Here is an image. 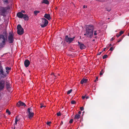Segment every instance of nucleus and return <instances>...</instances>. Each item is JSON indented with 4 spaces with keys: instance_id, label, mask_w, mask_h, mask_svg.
<instances>
[{
    "instance_id": "nucleus-3",
    "label": "nucleus",
    "mask_w": 129,
    "mask_h": 129,
    "mask_svg": "<svg viewBox=\"0 0 129 129\" xmlns=\"http://www.w3.org/2000/svg\"><path fill=\"white\" fill-rule=\"evenodd\" d=\"M14 34L13 32H10L8 36V42L9 43H13L14 41Z\"/></svg>"
},
{
    "instance_id": "nucleus-27",
    "label": "nucleus",
    "mask_w": 129,
    "mask_h": 129,
    "mask_svg": "<svg viewBox=\"0 0 129 129\" xmlns=\"http://www.w3.org/2000/svg\"><path fill=\"white\" fill-rule=\"evenodd\" d=\"M84 35H85H85H86L87 37L89 36V37H90V38H91V37H92V36H91L89 34H87V31H86V33L85 34H84Z\"/></svg>"
},
{
    "instance_id": "nucleus-6",
    "label": "nucleus",
    "mask_w": 129,
    "mask_h": 129,
    "mask_svg": "<svg viewBox=\"0 0 129 129\" xmlns=\"http://www.w3.org/2000/svg\"><path fill=\"white\" fill-rule=\"evenodd\" d=\"M7 76L6 74L3 71L2 66L0 65V76L1 78H5Z\"/></svg>"
},
{
    "instance_id": "nucleus-42",
    "label": "nucleus",
    "mask_w": 129,
    "mask_h": 129,
    "mask_svg": "<svg viewBox=\"0 0 129 129\" xmlns=\"http://www.w3.org/2000/svg\"><path fill=\"white\" fill-rule=\"evenodd\" d=\"M121 35L120 34H117L116 35V36L118 38V37H119Z\"/></svg>"
},
{
    "instance_id": "nucleus-43",
    "label": "nucleus",
    "mask_w": 129,
    "mask_h": 129,
    "mask_svg": "<svg viewBox=\"0 0 129 129\" xmlns=\"http://www.w3.org/2000/svg\"><path fill=\"white\" fill-rule=\"evenodd\" d=\"M98 77H96V79L94 81V82H95L96 81V80H98Z\"/></svg>"
},
{
    "instance_id": "nucleus-33",
    "label": "nucleus",
    "mask_w": 129,
    "mask_h": 129,
    "mask_svg": "<svg viewBox=\"0 0 129 129\" xmlns=\"http://www.w3.org/2000/svg\"><path fill=\"white\" fill-rule=\"evenodd\" d=\"M56 114L58 116H60L61 115V114L60 112H59L57 113Z\"/></svg>"
},
{
    "instance_id": "nucleus-20",
    "label": "nucleus",
    "mask_w": 129,
    "mask_h": 129,
    "mask_svg": "<svg viewBox=\"0 0 129 129\" xmlns=\"http://www.w3.org/2000/svg\"><path fill=\"white\" fill-rule=\"evenodd\" d=\"M41 3L42 4H49V2L47 0H43L42 1Z\"/></svg>"
},
{
    "instance_id": "nucleus-34",
    "label": "nucleus",
    "mask_w": 129,
    "mask_h": 129,
    "mask_svg": "<svg viewBox=\"0 0 129 129\" xmlns=\"http://www.w3.org/2000/svg\"><path fill=\"white\" fill-rule=\"evenodd\" d=\"M114 48H113V47H111L110 49L109 50H110L111 51H113V50H114Z\"/></svg>"
},
{
    "instance_id": "nucleus-39",
    "label": "nucleus",
    "mask_w": 129,
    "mask_h": 129,
    "mask_svg": "<svg viewBox=\"0 0 129 129\" xmlns=\"http://www.w3.org/2000/svg\"><path fill=\"white\" fill-rule=\"evenodd\" d=\"M124 33V31H121L119 32V34L121 35L122 34H123Z\"/></svg>"
},
{
    "instance_id": "nucleus-14",
    "label": "nucleus",
    "mask_w": 129,
    "mask_h": 129,
    "mask_svg": "<svg viewBox=\"0 0 129 129\" xmlns=\"http://www.w3.org/2000/svg\"><path fill=\"white\" fill-rule=\"evenodd\" d=\"M44 17L45 18L48 19V20H50L51 19L50 17V15L49 14H45L44 16Z\"/></svg>"
},
{
    "instance_id": "nucleus-49",
    "label": "nucleus",
    "mask_w": 129,
    "mask_h": 129,
    "mask_svg": "<svg viewBox=\"0 0 129 129\" xmlns=\"http://www.w3.org/2000/svg\"><path fill=\"white\" fill-rule=\"evenodd\" d=\"M17 123V122L16 121H15V123L14 124V125H16Z\"/></svg>"
},
{
    "instance_id": "nucleus-53",
    "label": "nucleus",
    "mask_w": 129,
    "mask_h": 129,
    "mask_svg": "<svg viewBox=\"0 0 129 129\" xmlns=\"http://www.w3.org/2000/svg\"><path fill=\"white\" fill-rule=\"evenodd\" d=\"M51 75H53L54 76H55V75L53 73H52V74H51Z\"/></svg>"
},
{
    "instance_id": "nucleus-17",
    "label": "nucleus",
    "mask_w": 129,
    "mask_h": 129,
    "mask_svg": "<svg viewBox=\"0 0 129 129\" xmlns=\"http://www.w3.org/2000/svg\"><path fill=\"white\" fill-rule=\"evenodd\" d=\"M80 116L78 114H77L75 116L74 119L75 121L76 120V119H77V120H78V119L80 118Z\"/></svg>"
},
{
    "instance_id": "nucleus-30",
    "label": "nucleus",
    "mask_w": 129,
    "mask_h": 129,
    "mask_svg": "<svg viewBox=\"0 0 129 129\" xmlns=\"http://www.w3.org/2000/svg\"><path fill=\"white\" fill-rule=\"evenodd\" d=\"M6 112L7 113H8V114L9 115L11 114V113L10 111L8 109H7L6 110Z\"/></svg>"
},
{
    "instance_id": "nucleus-10",
    "label": "nucleus",
    "mask_w": 129,
    "mask_h": 129,
    "mask_svg": "<svg viewBox=\"0 0 129 129\" xmlns=\"http://www.w3.org/2000/svg\"><path fill=\"white\" fill-rule=\"evenodd\" d=\"M78 46H79L80 48V49L82 50L86 48V46L80 42L79 41L78 42Z\"/></svg>"
},
{
    "instance_id": "nucleus-8",
    "label": "nucleus",
    "mask_w": 129,
    "mask_h": 129,
    "mask_svg": "<svg viewBox=\"0 0 129 129\" xmlns=\"http://www.w3.org/2000/svg\"><path fill=\"white\" fill-rule=\"evenodd\" d=\"M75 38V37H74L72 38H69L68 35H66L65 36V40L67 42L70 43L73 41Z\"/></svg>"
},
{
    "instance_id": "nucleus-37",
    "label": "nucleus",
    "mask_w": 129,
    "mask_h": 129,
    "mask_svg": "<svg viewBox=\"0 0 129 129\" xmlns=\"http://www.w3.org/2000/svg\"><path fill=\"white\" fill-rule=\"evenodd\" d=\"M40 105H41V106L40 107L41 108H42L43 107H46V106L43 105L41 104H40Z\"/></svg>"
},
{
    "instance_id": "nucleus-44",
    "label": "nucleus",
    "mask_w": 129,
    "mask_h": 129,
    "mask_svg": "<svg viewBox=\"0 0 129 129\" xmlns=\"http://www.w3.org/2000/svg\"><path fill=\"white\" fill-rule=\"evenodd\" d=\"M85 98V96H82V98L83 99H84Z\"/></svg>"
},
{
    "instance_id": "nucleus-2",
    "label": "nucleus",
    "mask_w": 129,
    "mask_h": 129,
    "mask_svg": "<svg viewBox=\"0 0 129 129\" xmlns=\"http://www.w3.org/2000/svg\"><path fill=\"white\" fill-rule=\"evenodd\" d=\"M7 38H5L2 35H0V48L4 47L6 44Z\"/></svg>"
},
{
    "instance_id": "nucleus-51",
    "label": "nucleus",
    "mask_w": 129,
    "mask_h": 129,
    "mask_svg": "<svg viewBox=\"0 0 129 129\" xmlns=\"http://www.w3.org/2000/svg\"><path fill=\"white\" fill-rule=\"evenodd\" d=\"M85 5H84L83 6V8H85Z\"/></svg>"
},
{
    "instance_id": "nucleus-47",
    "label": "nucleus",
    "mask_w": 129,
    "mask_h": 129,
    "mask_svg": "<svg viewBox=\"0 0 129 129\" xmlns=\"http://www.w3.org/2000/svg\"><path fill=\"white\" fill-rule=\"evenodd\" d=\"M114 39V38H112L111 39V41H113Z\"/></svg>"
},
{
    "instance_id": "nucleus-1",
    "label": "nucleus",
    "mask_w": 129,
    "mask_h": 129,
    "mask_svg": "<svg viewBox=\"0 0 129 129\" xmlns=\"http://www.w3.org/2000/svg\"><path fill=\"white\" fill-rule=\"evenodd\" d=\"M94 29V26L92 25H86V30L87 31V34H89L91 36H92Z\"/></svg>"
},
{
    "instance_id": "nucleus-4",
    "label": "nucleus",
    "mask_w": 129,
    "mask_h": 129,
    "mask_svg": "<svg viewBox=\"0 0 129 129\" xmlns=\"http://www.w3.org/2000/svg\"><path fill=\"white\" fill-rule=\"evenodd\" d=\"M48 24V20L44 18L42 19V22L40 23L41 26L42 27H44L46 26Z\"/></svg>"
},
{
    "instance_id": "nucleus-22",
    "label": "nucleus",
    "mask_w": 129,
    "mask_h": 129,
    "mask_svg": "<svg viewBox=\"0 0 129 129\" xmlns=\"http://www.w3.org/2000/svg\"><path fill=\"white\" fill-rule=\"evenodd\" d=\"M11 68L9 67H6V72H7V74L9 73V71H10L11 70Z\"/></svg>"
},
{
    "instance_id": "nucleus-57",
    "label": "nucleus",
    "mask_w": 129,
    "mask_h": 129,
    "mask_svg": "<svg viewBox=\"0 0 129 129\" xmlns=\"http://www.w3.org/2000/svg\"><path fill=\"white\" fill-rule=\"evenodd\" d=\"M15 126H14V129H15Z\"/></svg>"
},
{
    "instance_id": "nucleus-54",
    "label": "nucleus",
    "mask_w": 129,
    "mask_h": 129,
    "mask_svg": "<svg viewBox=\"0 0 129 129\" xmlns=\"http://www.w3.org/2000/svg\"><path fill=\"white\" fill-rule=\"evenodd\" d=\"M112 45V44H110L109 46H111Z\"/></svg>"
},
{
    "instance_id": "nucleus-40",
    "label": "nucleus",
    "mask_w": 129,
    "mask_h": 129,
    "mask_svg": "<svg viewBox=\"0 0 129 129\" xmlns=\"http://www.w3.org/2000/svg\"><path fill=\"white\" fill-rule=\"evenodd\" d=\"M51 123V122H48V121L47 122L46 124L48 125H50V124Z\"/></svg>"
},
{
    "instance_id": "nucleus-15",
    "label": "nucleus",
    "mask_w": 129,
    "mask_h": 129,
    "mask_svg": "<svg viewBox=\"0 0 129 129\" xmlns=\"http://www.w3.org/2000/svg\"><path fill=\"white\" fill-rule=\"evenodd\" d=\"M87 79H86L83 78L80 81V83L81 84H83L84 83H85L87 81Z\"/></svg>"
},
{
    "instance_id": "nucleus-11",
    "label": "nucleus",
    "mask_w": 129,
    "mask_h": 129,
    "mask_svg": "<svg viewBox=\"0 0 129 129\" xmlns=\"http://www.w3.org/2000/svg\"><path fill=\"white\" fill-rule=\"evenodd\" d=\"M17 106L18 107H19L20 106H24V107L26 106L25 103L21 101H19L17 104Z\"/></svg>"
},
{
    "instance_id": "nucleus-7",
    "label": "nucleus",
    "mask_w": 129,
    "mask_h": 129,
    "mask_svg": "<svg viewBox=\"0 0 129 129\" xmlns=\"http://www.w3.org/2000/svg\"><path fill=\"white\" fill-rule=\"evenodd\" d=\"M9 7H0V14L2 15L3 16L5 13L6 12L7 10L9 9Z\"/></svg>"
},
{
    "instance_id": "nucleus-19",
    "label": "nucleus",
    "mask_w": 129,
    "mask_h": 129,
    "mask_svg": "<svg viewBox=\"0 0 129 129\" xmlns=\"http://www.w3.org/2000/svg\"><path fill=\"white\" fill-rule=\"evenodd\" d=\"M3 34H2L3 35H4V36L5 38H7V36L8 35L7 33V32L5 30L3 31Z\"/></svg>"
},
{
    "instance_id": "nucleus-35",
    "label": "nucleus",
    "mask_w": 129,
    "mask_h": 129,
    "mask_svg": "<svg viewBox=\"0 0 129 129\" xmlns=\"http://www.w3.org/2000/svg\"><path fill=\"white\" fill-rule=\"evenodd\" d=\"M73 119H71L69 121V123H72L73 122Z\"/></svg>"
},
{
    "instance_id": "nucleus-41",
    "label": "nucleus",
    "mask_w": 129,
    "mask_h": 129,
    "mask_svg": "<svg viewBox=\"0 0 129 129\" xmlns=\"http://www.w3.org/2000/svg\"><path fill=\"white\" fill-rule=\"evenodd\" d=\"M97 31L95 30L94 31V35L95 36H96L97 35V33H96Z\"/></svg>"
},
{
    "instance_id": "nucleus-58",
    "label": "nucleus",
    "mask_w": 129,
    "mask_h": 129,
    "mask_svg": "<svg viewBox=\"0 0 129 129\" xmlns=\"http://www.w3.org/2000/svg\"><path fill=\"white\" fill-rule=\"evenodd\" d=\"M128 36H129V33H128Z\"/></svg>"
},
{
    "instance_id": "nucleus-29",
    "label": "nucleus",
    "mask_w": 129,
    "mask_h": 129,
    "mask_svg": "<svg viewBox=\"0 0 129 129\" xmlns=\"http://www.w3.org/2000/svg\"><path fill=\"white\" fill-rule=\"evenodd\" d=\"M72 89H71L70 90H68L67 91V93L68 94H70L72 91Z\"/></svg>"
},
{
    "instance_id": "nucleus-31",
    "label": "nucleus",
    "mask_w": 129,
    "mask_h": 129,
    "mask_svg": "<svg viewBox=\"0 0 129 129\" xmlns=\"http://www.w3.org/2000/svg\"><path fill=\"white\" fill-rule=\"evenodd\" d=\"M107 57H108V55H105L103 56V59H105V58H107Z\"/></svg>"
},
{
    "instance_id": "nucleus-46",
    "label": "nucleus",
    "mask_w": 129,
    "mask_h": 129,
    "mask_svg": "<svg viewBox=\"0 0 129 129\" xmlns=\"http://www.w3.org/2000/svg\"><path fill=\"white\" fill-rule=\"evenodd\" d=\"M21 12H22V13H25V11L24 10H22L21 11Z\"/></svg>"
},
{
    "instance_id": "nucleus-45",
    "label": "nucleus",
    "mask_w": 129,
    "mask_h": 129,
    "mask_svg": "<svg viewBox=\"0 0 129 129\" xmlns=\"http://www.w3.org/2000/svg\"><path fill=\"white\" fill-rule=\"evenodd\" d=\"M102 52H99L98 53V55H101V54L102 53Z\"/></svg>"
},
{
    "instance_id": "nucleus-9",
    "label": "nucleus",
    "mask_w": 129,
    "mask_h": 129,
    "mask_svg": "<svg viewBox=\"0 0 129 129\" xmlns=\"http://www.w3.org/2000/svg\"><path fill=\"white\" fill-rule=\"evenodd\" d=\"M5 81L4 80H0V91L3 89L5 87Z\"/></svg>"
},
{
    "instance_id": "nucleus-5",
    "label": "nucleus",
    "mask_w": 129,
    "mask_h": 129,
    "mask_svg": "<svg viewBox=\"0 0 129 129\" xmlns=\"http://www.w3.org/2000/svg\"><path fill=\"white\" fill-rule=\"evenodd\" d=\"M17 33L18 34L20 35L23 34V29L22 28L20 25L19 24L17 26Z\"/></svg>"
},
{
    "instance_id": "nucleus-13",
    "label": "nucleus",
    "mask_w": 129,
    "mask_h": 129,
    "mask_svg": "<svg viewBox=\"0 0 129 129\" xmlns=\"http://www.w3.org/2000/svg\"><path fill=\"white\" fill-rule=\"evenodd\" d=\"M24 14L21 12H19L17 14V16L19 18H22Z\"/></svg>"
},
{
    "instance_id": "nucleus-60",
    "label": "nucleus",
    "mask_w": 129,
    "mask_h": 129,
    "mask_svg": "<svg viewBox=\"0 0 129 129\" xmlns=\"http://www.w3.org/2000/svg\"><path fill=\"white\" fill-rule=\"evenodd\" d=\"M96 37H95V38H96Z\"/></svg>"
},
{
    "instance_id": "nucleus-18",
    "label": "nucleus",
    "mask_w": 129,
    "mask_h": 129,
    "mask_svg": "<svg viewBox=\"0 0 129 129\" xmlns=\"http://www.w3.org/2000/svg\"><path fill=\"white\" fill-rule=\"evenodd\" d=\"M6 87L7 89H8L10 87V84L9 82L7 81L6 83Z\"/></svg>"
},
{
    "instance_id": "nucleus-50",
    "label": "nucleus",
    "mask_w": 129,
    "mask_h": 129,
    "mask_svg": "<svg viewBox=\"0 0 129 129\" xmlns=\"http://www.w3.org/2000/svg\"><path fill=\"white\" fill-rule=\"evenodd\" d=\"M121 41V39H120L117 42H119Z\"/></svg>"
},
{
    "instance_id": "nucleus-25",
    "label": "nucleus",
    "mask_w": 129,
    "mask_h": 129,
    "mask_svg": "<svg viewBox=\"0 0 129 129\" xmlns=\"http://www.w3.org/2000/svg\"><path fill=\"white\" fill-rule=\"evenodd\" d=\"M3 1L4 3V4H7L8 3V0H3Z\"/></svg>"
},
{
    "instance_id": "nucleus-38",
    "label": "nucleus",
    "mask_w": 129,
    "mask_h": 129,
    "mask_svg": "<svg viewBox=\"0 0 129 129\" xmlns=\"http://www.w3.org/2000/svg\"><path fill=\"white\" fill-rule=\"evenodd\" d=\"M80 109L81 110V111H83L84 110V108L83 107H80Z\"/></svg>"
},
{
    "instance_id": "nucleus-21",
    "label": "nucleus",
    "mask_w": 129,
    "mask_h": 129,
    "mask_svg": "<svg viewBox=\"0 0 129 129\" xmlns=\"http://www.w3.org/2000/svg\"><path fill=\"white\" fill-rule=\"evenodd\" d=\"M34 113L33 112H31L30 113L28 114V118L29 119H31L33 116Z\"/></svg>"
},
{
    "instance_id": "nucleus-56",
    "label": "nucleus",
    "mask_w": 129,
    "mask_h": 129,
    "mask_svg": "<svg viewBox=\"0 0 129 129\" xmlns=\"http://www.w3.org/2000/svg\"><path fill=\"white\" fill-rule=\"evenodd\" d=\"M88 96H87V97H86V99H88Z\"/></svg>"
},
{
    "instance_id": "nucleus-55",
    "label": "nucleus",
    "mask_w": 129,
    "mask_h": 129,
    "mask_svg": "<svg viewBox=\"0 0 129 129\" xmlns=\"http://www.w3.org/2000/svg\"><path fill=\"white\" fill-rule=\"evenodd\" d=\"M95 41V39H93V40H92V41H93V42L94 41Z\"/></svg>"
},
{
    "instance_id": "nucleus-36",
    "label": "nucleus",
    "mask_w": 129,
    "mask_h": 129,
    "mask_svg": "<svg viewBox=\"0 0 129 129\" xmlns=\"http://www.w3.org/2000/svg\"><path fill=\"white\" fill-rule=\"evenodd\" d=\"M18 116H17L15 118V121L17 122L19 121V120L17 119Z\"/></svg>"
},
{
    "instance_id": "nucleus-59",
    "label": "nucleus",
    "mask_w": 129,
    "mask_h": 129,
    "mask_svg": "<svg viewBox=\"0 0 129 129\" xmlns=\"http://www.w3.org/2000/svg\"><path fill=\"white\" fill-rule=\"evenodd\" d=\"M108 19H109V18H108Z\"/></svg>"
},
{
    "instance_id": "nucleus-48",
    "label": "nucleus",
    "mask_w": 129,
    "mask_h": 129,
    "mask_svg": "<svg viewBox=\"0 0 129 129\" xmlns=\"http://www.w3.org/2000/svg\"><path fill=\"white\" fill-rule=\"evenodd\" d=\"M78 114H79V115L81 114V111H79L78 112Z\"/></svg>"
},
{
    "instance_id": "nucleus-12",
    "label": "nucleus",
    "mask_w": 129,
    "mask_h": 129,
    "mask_svg": "<svg viewBox=\"0 0 129 129\" xmlns=\"http://www.w3.org/2000/svg\"><path fill=\"white\" fill-rule=\"evenodd\" d=\"M24 63L25 67H27L29 65L30 62L28 59H26L25 60Z\"/></svg>"
},
{
    "instance_id": "nucleus-52",
    "label": "nucleus",
    "mask_w": 129,
    "mask_h": 129,
    "mask_svg": "<svg viewBox=\"0 0 129 129\" xmlns=\"http://www.w3.org/2000/svg\"><path fill=\"white\" fill-rule=\"evenodd\" d=\"M106 48H104V50L102 51H105Z\"/></svg>"
},
{
    "instance_id": "nucleus-26",
    "label": "nucleus",
    "mask_w": 129,
    "mask_h": 129,
    "mask_svg": "<svg viewBox=\"0 0 129 129\" xmlns=\"http://www.w3.org/2000/svg\"><path fill=\"white\" fill-rule=\"evenodd\" d=\"M104 72V70L103 69H102L101 71L100 72V76L102 75L103 74Z\"/></svg>"
},
{
    "instance_id": "nucleus-24",
    "label": "nucleus",
    "mask_w": 129,
    "mask_h": 129,
    "mask_svg": "<svg viewBox=\"0 0 129 129\" xmlns=\"http://www.w3.org/2000/svg\"><path fill=\"white\" fill-rule=\"evenodd\" d=\"M32 109L30 108H28L27 109V112L28 114L32 112Z\"/></svg>"
},
{
    "instance_id": "nucleus-16",
    "label": "nucleus",
    "mask_w": 129,
    "mask_h": 129,
    "mask_svg": "<svg viewBox=\"0 0 129 129\" xmlns=\"http://www.w3.org/2000/svg\"><path fill=\"white\" fill-rule=\"evenodd\" d=\"M23 18L24 20L26 21H27L29 19V17L26 14H24V16H23Z\"/></svg>"
},
{
    "instance_id": "nucleus-28",
    "label": "nucleus",
    "mask_w": 129,
    "mask_h": 129,
    "mask_svg": "<svg viewBox=\"0 0 129 129\" xmlns=\"http://www.w3.org/2000/svg\"><path fill=\"white\" fill-rule=\"evenodd\" d=\"M71 103L72 104H75L76 103V102L74 100H72L71 101Z\"/></svg>"
},
{
    "instance_id": "nucleus-23",
    "label": "nucleus",
    "mask_w": 129,
    "mask_h": 129,
    "mask_svg": "<svg viewBox=\"0 0 129 129\" xmlns=\"http://www.w3.org/2000/svg\"><path fill=\"white\" fill-rule=\"evenodd\" d=\"M40 12L38 11H34V13L35 16L37 15V14L40 13Z\"/></svg>"
},
{
    "instance_id": "nucleus-32",
    "label": "nucleus",
    "mask_w": 129,
    "mask_h": 129,
    "mask_svg": "<svg viewBox=\"0 0 129 129\" xmlns=\"http://www.w3.org/2000/svg\"><path fill=\"white\" fill-rule=\"evenodd\" d=\"M106 10L108 12H109L111 10V9L110 8H106Z\"/></svg>"
}]
</instances>
